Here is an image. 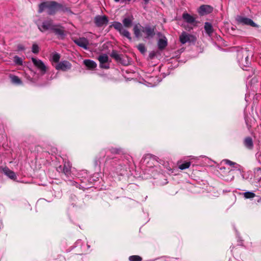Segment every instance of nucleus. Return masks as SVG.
Returning a JSON list of instances; mask_svg holds the SVG:
<instances>
[{
  "label": "nucleus",
  "mask_w": 261,
  "mask_h": 261,
  "mask_svg": "<svg viewBox=\"0 0 261 261\" xmlns=\"http://www.w3.org/2000/svg\"><path fill=\"white\" fill-rule=\"evenodd\" d=\"M182 17L187 23L194 26L196 25V18L193 16L191 15L187 12H185L182 14Z\"/></svg>",
  "instance_id": "nucleus-13"
},
{
  "label": "nucleus",
  "mask_w": 261,
  "mask_h": 261,
  "mask_svg": "<svg viewBox=\"0 0 261 261\" xmlns=\"http://www.w3.org/2000/svg\"><path fill=\"white\" fill-rule=\"evenodd\" d=\"M133 17H127L122 20L123 25L126 28H129L132 26L133 20Z\"/></svg>",
  "instance_id": "nucleus-23"
},
{
  "label": "nucleus",
  "mask_w": 261,
  "mask_h": 261,
  "mask_svg": "<svg viewBox=\"0 0 261 261\" xmlns=\"http://www.w3.org/2000/svg\"><path fill=\"white\" fill-rule=\"evenodd\" d=\"M60 58H61L60 55L59 53L54 52L51 54L50 60L55 63H58L59 62H60L59 61H60Z\"/></svg>",
  "instance_id": "nucleus-26"
},
{
  "label": "nucleus",
  "mask_w": 261,
  "mask_h": 261,
  "mask_svg": "<svg viewBox=\"0 0 261 261\" xmlns=\"http://www.w3.org/2000/svg\"><path fill=\"white\" fill-rule=\"evenodd\" d=\"M167 45V39L165 37L160 38L158 42V46L160 50L164 49Z\"/></svg>",
  "instance_id": "nucleus-21"
},
{
  "label": "nucleus",
  "mask_w": 261,
  "mask_h": 261,
  "mask_svg": "<svg viewBox=\"0 0 261 261\" xmlns=\"http://www.w3.org/2000/svg\"><path fill=\"white\" fill-rule=\"evenodd\" d=\"M78 178H80L82 182L86 183L91 180L88 177V174L86 170H83L80 171L77 174Z\"/></svg>",
  "instance_id": "nucleus-16"
},
{
  "label": "nucleus",
  "mask_w": 261,
  "mask_h": 261,
  "mask_svg": "<svg viewBox=\"0 0 261 261\" xmlns=\"http://www.w3.org/2000/svg\"><path fill=\"white\" fill-rule=\"evenodd\" d=\"M213 10V8L211 6L206 5H203L199 8L198 12L200 15H204L211 13Z\"/></svg>",
  "instance_id": "nucleus-14"
},
{
  "label": "nucleus",
  "mask_w": 261,
  "mask_h": 261,
  "mask_svg": "<svg viewBox=\"0 0 261 261\" xmlns=\"http://www.w3.org/2000/svg\"><path fill=\"white\" fill-rule=\"evenodd\" d=\"M112 26L118 31L121 35L125 37L130 40L132 39L130 34L127 30L124 28L123 25L120 22L114 21L112 24Z\"/></svg>",
  "instance_id": "nucleus-5"
},
{
  "label": "nucleus",
  "mask_w": 261,
  "mask_h": 261,
  "mask_svg": "<svg viewBox=\"0 0 261 261\" xmlns=\"http://www.w3.org/2000/svg\"><path fill=\"white\" fill-rule=\"evenodd\" d=\"M71 171V165L69 163H67L64 165V167L63 169V172L64 174L67 176L68 177L70 174Z\"/></svg>",
  "instance_id": "nucleus-27"
},
{
  "label": "nucleus",
  "mask_w": 261,
  "mask_h": 261,
  "mask_svg": "<svg viewBox=\"0 0 261 261\" xmlns=\"http://www.w3.org/2000/svg\"><path fill=\"white\" fill-rule=\"evenodd\" d=\"M32 51L34 54H38L39 51V47L37 44L34 43L32 47Z\"/></svg>",
  "instance_id": "nucleus-34"
},
{
  "label": "nucleus",
  "mask_w": 261,
  "mask_h": 261,
  "mask_svg": "<svg viewBox=\"0 0 261 261\" xmlns=\"http://www.w3.org/2000/svg\"><path fill=\"white\" fill-rule=\"evenodd\" d=\"M10 79L12 84L16 85H20L22 84L21 80L19 78L18 76L14 75H10Z\"/></svg>",
  "instance_id": "nucleus-25"
},
{
  "label": "nucleus",
  "mask_w": 261,
  "mask_h": 261,
  "mask_svg": "<svg viewBox=\"0 0 261 261\" xmlns=\"http://www.w3.org/2000/svg\"><path fill=\"white\" fill-rule=\"evenodd\" d=\"M116 3H120L121 4L126 3L130 2L132 0H114Z\"/></svg>",
  "instance_id": "nucleus-36"
},
{
  "label": "nucleus",
  "mask_w": 261,
  "mask_h": 261,
  "mask_svg": "<svg viewBox=\"0 0 261 261\" xmlns=\"http://www.w3.org/2000/svg\"><path fill=\"white\" fill-rule=\"evenodd\" d=\"M109 57L107 55L103 54L98 57V60L100 63V67L101 68L108 69L109 68V66L106 65L108 61Z\"/></svg>",
  "instance_id": "nucleus-15"
},
{
  "label": "nucleus",
  "mask_w": 261,
  "mask_h": 261,
  "mask_svg": "<svg viewBox=\"0 0 261 261\" xmlns=\"http://www.w3.org/2000/svg\"><path fill=\"white\" fill-rule=\"evenodd\" d=\"M150 80L151 81L153 82V83H149V85H148V86H149V87H154V86H156L158 84H159L161 81L160 80V78L157 76L152 77L151 79H150Z\"/></svg>",
  "instance_id": "nucleus-29"
},
{
  "label": "nucleus",
  "mask_w": 261,
  "mask_h": 261,
  "mask_svg": "<svg viewBox=\"0 0 261 261\" xmlns=\"http://www.w3.org/2000/svg\"><path fill=\"white\" fill-rule=\"evenodd\" d=\"M83 63L87 68L90 70L94 69L97 67V64L93 60L86 59L84 60Z\"/></svg>",
  "instance_id": "nucleus-19"
},
{
  "label": "nucleus",
  "mask_w": 261,
  "mask_h": 261,
  "mask_svg": "<svg viewBox=\"0 0 261 261\" xmlns=\"http://www.w3.org/2000/svg\"><path fill=\"white\" fill-rule=\"evenodd\" d=\"M87 247H88V248H89V247H90V246H89V245H87Z\"/></svg>",
  "instance_id": "nucleus-50"
},
{
  "label": "nucleus",
  "mask_w": 261,
  "mask_h": 261,
  "mask_svg": "<svg viewBox=\"0 0 261 261\" xmlns=\"http://www.w3.org/2000/svg\"><path fill=\"white\" fill-rule=\"evenodd\" d=\"M179 41L181 44H184L186 43L194 42L196 41V38L194 36L189 34L186 32H182L179 36Z\"/></svg>",
  "instance_id": "nucleus-7"
},
{
  "label": "nucleus",
  "mask_w": 261,
  "mask_h": 261,
  "mask_svg": "<svg viewBox=\"0 0 261 261\" xmlns=\"http://www.w3.org/2000/svg\"><path fill=\"white\" fill-rule=\"evenodd\" d=\"M55 24L53 23V20H47L44 21L41 25H38V29L42 32L51 30L52 31Z\"/></svg>",
  "instance_id": "nucleus-10"
},
{
  "label": "nucleus",
  "mask_w": 261,
  "mask_h": 261,
  "mask_svg": "<svg viewBox=\"0 0 261 261\" xmlns=\"http://www.w3.org/2000/svg\"><path fill=\"white\" fill-rule=\"evenodd\" d=\"M245 146L249 149H252L253 148V143L251 137H246L244 141Z\"/></svg>",
  "instance_id": "nucleus-22"
},
{
  "label": "nucleus",
  "mask_w": 261,
  "mask_h": 261,
  "mask_svg": "<svg viewBox=\"0 0 261 261\" xmlns=\"http://www.w3.org/2000/svg\"><path fill=\"white\" fill-rule=\"evenodd\" d=\"M237 58L240 64L244 67H248L250 64L249 54L247 50H242L238 53Z\"/></svg>",
  "instance_id": "nucleus-3"
},
{
  "label": "nucleus",
  "mask_w": 261,
  "mask_h": 261,
  "mask_svg": "<svg viewBox=\"0 0 261 261\" xmlns=\"http://www.w3.org/2000/svg\"><path fill=\"white\" fill-rule=\"evenodd\" d=\"M59 169H62V167H61V166H60V167H59Z\"/></svg>",
  "instance_id": "nucleus-47"
},
{
  "label": "nucleus",
  "mask_w": 261,
  "mask_h": 261,
  "mask_svg": "<svg viewBox=\"0 0 261 261\" xmlns=\"http://www.w3.org/2000/svg\"><path fill=\"white\" fill-rule=\"evenodd\" d=\"M45 10L49 15H54L58 11L71 13L69 8L55 1H47L39 4L38 12L41 13Z\"/></svg>",
  "instance_id": "nucleus-1"
},
{
  "label": "nucleus",
  "mask_w": 261,
  "mask_h": 261,
  "mask_svg": "<svg viewBox=\"0 0 261 261\" xmlns=\"http://www.w3.org/2000/svg\"><path fill=\"white\" fill-rule=\"evenodd\" d=\"M71 182L72 185L76 186V187H77V183L76 182L71 181Z\"/></svg>",
  "instance_id": "nucleus-40"
},
{
  "label": "nucleus",
  "mask_w": 261,
  "mask_h": 261,
  "mask_svg": "<svg viewBox=\"0 0 261 261\" xmlns=\"http://www.w3.org/2000/svg\"><path fill=\"white\" fill-rule=\"evenodd\" d=\"M113 56L114 57H115V58H116V59H117V58H118V55H113Z\"/></svg>",
  "instance_id": "nucleus-45"
},
{
  "label": "nucleus",
  "mask_w": 261,
  "mask_h": 261,
  "mask_svg": "<svg viewBox=\"0 0 261 261\" xmlns=\"http://www.w3.org/2000/svg\"><path fill=\"white\" fill-rule=\"evenodd\" d=\"M52 31L59 37L63 38L65 36L64 28L61 26L55 25Z\"/></svg>",
  "instance_id": "nucleus-18"
},
{
  "label": "nucleus",
  "mask_w": 261,
  "mask_h": 261,
  "mask_svg": "<svg viewBox=\"0 0 261 261\" xmlns=\"http://www.w3.org/2000/svg\"><path fill=\"white\" fill-rule=\"evenodd\" d=\"M245 122L247 126H249V122L246 117H245Z\"/></svg>",
  "instance_id": "nucleus-41"
},
{
  "label": "nucleus",
  "mask_w": 261,
  "mask_h": 261,
  "mask_svg": "<svg viewBox=\"0 0 261 261\" xmlns=\"http://www.w3.org/2000/svg\"><path fill=\"white\" fill-rule=\"evenodd\" d=\"M190 165H191V163L190 162H185V163L179 165L178 166V168L180 170L186 169L190 167Z\"/></svg>",
  "instance_id": "nucleus-30"
},
{
  "label": "nucleus",
  "mask_w": 261,
  "mask_h": 261,
  "mask_svg": "<svg viewBox=\"0 0 261 261\" xmlns=\"http://www.w3.org/2000/svg\"><path fill=\"white\" fill-rule=\"evenodd\" d=\"M223 162L230 166H233V169H234L235 171L241 173V166L240 165L237 164L236 163L232 162L229 160H223Z\"/></svg>",
  "instance_id": "nucleus-20"
},
{
  "label": "nucleus",
  "mask_w": 261,
  "mask_h": 261,
  "mask_svg": "<svg viewBox=\"0 0 261 261\" xmlns=\"http://www.w3.org/2000/svg\"><path fill=\"white\" fill-rule=\"evenodd\" d=\"M243 195L244 197L246 199L252 198L255 196V194L254 193L249 191L244 192Z\"/></svg>",
  "instance_id": "nucleus-31"
},
{
  "label": "nucleus",
  "mask_w": 261,
  "mask_h": 261,
  "mask_svg": "<svg viewBox=\"0 0 261 261\" xmlns=\"http://www.w3.org/2000/svg\"><path fill=\"white\" fill-rule=\"evenodd\" d=\"M106 153H106L105 150H102L99 153V157L98 156L96 157V164L97 165H98L99 164H100L101 160L102 159V158H105V156H106Z\"/></svg>",
  "instance_id": "nucleus-28"
},
{
  "label": "nucleus",
  "mask_w": 261,
  "mask_h": 261,
  "mask_svg": "<svg viewBox=\"0 0 261 261\" xmlns=\"http://www.w3.org/2000/svg\"><path fill=\"white\" fill-rule=\"evenodd\" d=\"M14 62L16 65H21L23 63V60L22 58L19 57L17 56H15L14 57Z\"/></svg>",
  "instance_id": "nucleus-32"
},
{
  "label": "nucleus",
  "mask_w": 261,
  "mask_h": 261,
  "mask_svg": "<svg viewBox=\"0 0 261 261\" xmlns=\"http://www.w3.org/2000/svg\"><path fill=\"white\" fill-rule=\"evenodd\" d=\"M261 201V198L258 200V202H259Z\"/></svg>",
  "instance_id": "nucleus-46"
},
{
  "label": "nucleus",
  "mask_w": 261,
  "mask_h": 261,
  "mask_svg": "<svg viewBox=\"0 0 261 261\" xmlns=\"http://www.w3.org/2000/svg\"><path fill=\"white\" fill-rule=\"evenodd\" d=\"M81 240H79L76 241V246L79 245V244H81Z\"/></svg>",
  "instance_id": "nucleus-42"
},
{
  "label": "nucleus",
  "mask_w": 261,
  "mask_h": 261,
  "mask_svg": "<svg viewBox=\"0 0 261 261\" xmlns=\"http://www.w3.org/2000/svg\"><path fill=\"white\" fill-rule=\"evenodd\" d=\"M137 48L138 49V50L141 53H144L146 52V48H145V45L143 44H139L138 46H137Z\"/></svg>",
  "instance_id": "nucleus-35"
},
{
  "label": "nucleus",
  "mask_w": 261,
  "mask_h": 261,
  "mask_svg": "<svg viewBox=\"0 0 261 261\" xmlns=\"http://www.w3.org/2000/svg\"><path fill=\"white\" fill-rule=\"evenodd\" d=\"M129 261H141L142 257L139 255H132L129 257Z\"/></svg>",
  "instance_id": "nucleus-33"
},
{
  "label": "nucleus",
  "mask_w": 261,
  "mask_h": 261,
  "mask_svg": "<svg viewBox=\"0 0 261 261\" xmlns=\"http://www.w3.org/2000/svg\"><path fill=\"white\" fill-rule=\"evenodd\" d=\"M71 64L67 60L62 61L59 62L56 66L55 68L58 70L66 71L71 68Z\"/></svg>",
  "instance_id": "nucleus-9"
},
{
  "label": "nucleus",
  "mask_w": 261,
  "mask_h": 261,
  "mask_svg": "<svg viewBox=\"0 0 261 261\" xmlns=\"http://www.w3.org/2000/svg\"><path fill=\"white\" fill-rule=\"evenodd\" d=\"M108 21V18L105 15H97L94 18V22L98 27L106 25Z\"/></svg>",
  "instance_id": "nucleus-11"
},
{
  "label": "nucleus",
  "mask_w": 261,
  "mask_h": 261,
  "mask_svg": "<svg viewBox=\"0 0 261 261\" xmlns=\"http://www.w3.org/2000/svg\"><path fill=\"white\" fill-rule=\"evenodd\" d=\"M154 27H151L148 24L142 26L139 23L135 24L133 29L134 34L137 38L141 37L142 33H143L145 38L147 39L151 38L154 36Z\"/></svg>",
  "instance_id": "nucleus-2"
},
{
  "label": "nucleus",
  "mask_w": 261,
  "mask_h": 261,
  "mask_svg": "<svg viewBox=\"0 0 261 261\" xmlns=\"http://www.w3.org/2000/svg\"><path fill=\"white\" fill-rule=\"evenodd\" d=\"M236 20L238 22V23L240 24L250 25L256 28L258 27V25L256 24L255 22H254L252 19L244 16H238L236 17Z\"/></svg>",
  "instance_id": "nucleus-8"
},
{
  "label": "nucleus",
  "mask_w": 261,
  "mask_h": 261,
  "mask_svg": "<svg viewBox=\"0 0 261 261\" xmlns=\"http://www.w3.org/2000/svg\"><path fill=\"white\" fill-rule=\"evenodd\" d=\"M32 61L42 75H44L46 72L48 67L42 60L36 58H32Z\"/></svg>",
  "instance_id": "nucleus-4"
},
{
  "label": "nucleus",
  "mask_w": 261,
  "mask_h": 261,
  "mask_svg": "<svg viewBox=\"0 0 261 261\" xmlns=\"http://www.w3.org/2000/svg\"><path fill=\"white\" fill-rule=\"evenodd\" d=\"M220 170L221 171V174L224 180L226 181H231L233 179L234 177V169L229 168L226 169L225 167H221Z\"/></svg>",
  "instance_id": "nucleus-6"
},
{
  "label": "nucleus",
  "mask_w": 261,
  "mask_h": 261,
  "mask_svg": "<svg viewBox=\"0 0 261 261\" xmlns=\"http://www.w3.org/2000/svg\"><path fill=\"white\" fill-rule=\"evenodd\" d=\"M119 150L117 148H112L109 150V151L111 152L112 153H118L119 152Z\"/></svg>",
  "instance_id": "nucleus-37"
},
{
  "label": "nucleus",
  "mask_w": 261,
  "mask_h": 261,
  "mask_svg": "<svg viewBox=\"0 0 261 261\" xmlns=\"http://www.w3.org/2000/svg\"><path fill=\"white\" fill-rule=\"evenodd\" d=\"M87 188H88V187H84L81 186H79V189H87Z\"/></svg>",
  "instance_id": "nucleus-43"
},
{
  "label": "nucleus",
  "mask_w": 261,
  "mask_h": 261,
  "mask_svg": "<svg viewBox=\"0 0 261 261\" xmlns=\"http://www.w3.org/2000/svg\"><path fill=\"white\" fill-rule=\"evenodd\" d=\"M74 43L81 47L84 48L86 50L89 49L88 45L89 42L88 40L85 37H81L74 40Z\"/></svg>",
  "instance_id": "nucleus-12"
},
{
  "label": "nucleus",
  "mask_w": 261,
  "mask_h": 261,
  "mask_svg": "<svg viewBox=\"0 0 261 261\" xmlns=\"http://www.w3.org/2000/svg\"><path fill=\"white\" fill-rule=\"evenodd\" d=\"M17 49L19 51H22L25 49V47L22 44H18L17 45Z\"/></svg>",
  "instance_id": "nucleus-38"
},
{
  "label": "nucleus",
  "mask_w": 261,
  "mask_h": 261,
  "mask_svg": "<svg viewBox=\"0 0 261 261\" xmlns=\"http://www.w3.org/2000/svg\"><path fill=\"white\" fill-rule=\"evenodd\" d=\"M155 56V53L154 52L150 53L149 55L150 59H153Z\"/></svg>",
  "instance_id": "nucleus-39"
},
{
  "label": "nucleus",
  "mask_w": 261,
  "mask_h": 261,
  "mask_svg": "<svg viewBox=\"0 0 261 261\" xmlns=\"http://www.w3.org/2000/svg\"><path fill=\"white\" fill-rule=\"evenodd\" d=\"M122 173H123V172H120V174H122Z\"/></svg>",
  "instance_id": "nucleus-49"
},
{
  "label": "nucleus",
  "mask_w": 261,
  "mask_h": 261,
  "mask_svg": "<svg viewBox=\"0 0 261 261\" xmlns=\"http://www.w3.org/2000/svg\"><path fill=\"white\" fill-rule=\"evenodd\" d=\"M3 172L5 175L8 176L9 178L15 180L17 179V176L14 172L10 170L8 167H6L3 168Z\"/></svg>",
  "instance_id": "nucleus-17"
},
{
  "label": "nucleus",
  "mask_w": 261,
  "mask_h": 261,
  "mask_svg": "<svg viewBox=\"0 0 261 261\" xmlns=\"http://www.w3.org/2000/svg\"><path fill=\"white\" fill-rule=\"evenodd\" d=\"M150 0H143L146 4H148Z\"/></svg>",
  "instance_id": "nucleus-44"
},
{
  "label": "nucleus",
  "mask_w": 261,
  "mask_h": 261,
  "mask_svg": "<svg viewBox=\"0 0 261 261\" xmlns=\"http://www.w3.org/2000/svg\"><path fill=\"white\" fill-rule=\"evenodd\" d=\"M255 81V79H252L251 81Z\"/></svg>",
  "instance_id": "nucleus-48"
},
{
  "label": "nucleus",
  "mask_w": 261,
  "mask_h": 261,
  "mask_svg": "<svg viewBox=\"0 0 261 261\" xmlns=\"http://www.w3.org/2000/svg\"><path fill=\"white\" fill-rule=\"evenodd\" d=\"M204 30L209 36L212 35L214 31L212 24L208 22H206L204 23Z\"/></svg>",
  "instance_id": "nucleus-24"
}]
</instances>
